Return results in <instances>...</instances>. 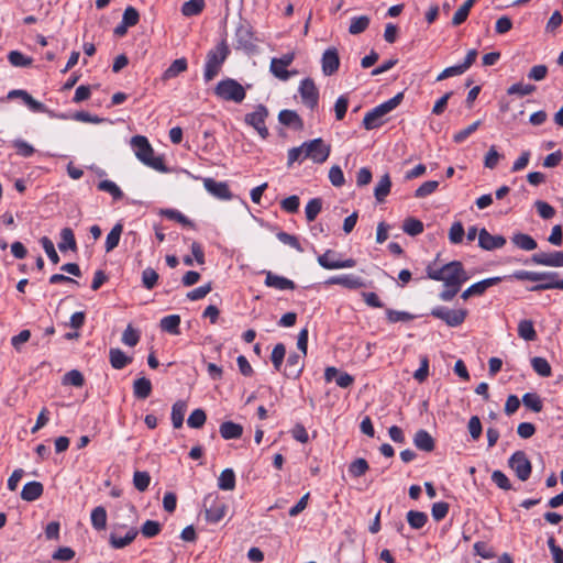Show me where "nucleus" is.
Instances as JSON below:
<instances>
[{"instance_id": "nucleus-1", "label": "nucleus", "mask_w": 563, "mask_h": 563, "mask_svg": "<svg viewBox=\"0 0 563 563\" xmlns=\"http://www.w3.org/2000/svg\"><path fill=\"white\" fill-rule=\"evenodd\" d=\"M426 273L428 278L443 282L444 286H462L470 278L460 261H452L441 267L430 263L426 267Z\"/></svg>"}, {"instance_id": "nucleus-2", "label": "nucleus", "mask_w": 563, "mask_h": 563, "mask_svg": "<svg viewBox=\"0 0 563 563\" xmlns=\"http://www.w3.org/2000/svg\"><path fill=\"white\" fill-rule=\"evenodd\" d=\"M517 280L538 282L539 284L529 288L530 291H542L548 289L563 290V279H560L558 272H530V271H516L510 276Z\"/></svg>"}, {"instance_id": "nucleus-3", "label": "nucleus", "mask_w": 563, "mask_h": 563, "mask_svg": "<svg viewBox=\"0 0 563 563\" xmlns=\"http://www.w3.org/2000/svg\"><path fill=\"white\" fill-rule=\"evenodd\" d=\"M131 146L133 147V151L137 159L142 162L144 165L158 172L167 170L163 158L154 156V150L145 136H133L131 139Z\"/></svg>"}, {"instance_id": "nucleus-4", "label": "nucleus", "mask_w": 563, "mask_h": 563, "mask_svg": "<svg viewBox=\"0 0 563 563\" xmlns=\"http://www.w3.org/2000/svg\"><path fill=\"white\" fill-rule=\"evenodd\" d=\"M229 54L230 49L225 40L221 41L216 47L207 53L203 69V79L206 82L211 81L219 75Z\"/></svg>"}, {"instance_id": "nucleus-5", "label": "nucleus", "mask_w": 563, "mask_h": 563, "mask_svg": "<svg viewBox=\"0 0 563 563\" xmlns=\"http://www.w3.org/2000/svg\"><path fill=\"white\" fill-rule=\"evenodd\" d=\"M214 95L221 100L241 103L245 99L246 90L235 79L225 78L217 84Z\"/></svg>"}, {"instance_id": "nucleus-6", "label": "nucleus", "mask_w": 563, "mask_h": 563, "mask_svg": "<svg viewBox=\"0 0 563 563\" xmlns=\"http://www.w3.org/2000/svg\"><path fill=\"white\" fill-rule=\"evenodd\" d=\"M257 38L253 32L251 23L240 18L239 24L235 30V48L242 49L247 54H252L256 51Z\"/></svg>"}, {"instance_id": "nucleus-7", "label": "nucleus", "mask_w": 563, "mask_h": 563, "mask_svg": "<svg viewBox=\"0 0 563 563\" xmlns=\"http://www.w3.org/2000/svg\"><path fill=\"white\" fill-rule=\"evenodd\" d=\"M307 346H308V330L303 328L297 338V347L301 352L299 354H291L287 360V365L289 367V377L297 378L302 372L303 363L300 362L301 357L307 355Z\"/></svg>"}, {"instance_id": "nucleus-8", "label": "nucleus", "mask_w": 563, "mask_h": 563, "mask_svg": "<svg viewBox=\"0 0 563 563\" xmlns=\"http://www.w3.org/2000/svg\"><path fill=\"white\" fill-rule=\"evenodd\" d=\"M467 313L466 309H449L444 306H437L430 312L432 317L442 320L452 328L461 325L465 321Z\"/></svg>"}, {"instance_id": "nucleus-9", "label": "nucleus", "mask_w": 563, "mask_h": 563, "mask_svg": "<svg viewBox=\"0 0 563 563\" xmlns=\"http://www.w3.org/2000/svg\"><path fill=\"white\" fill-rule=\"evenodd\" d=\"M306 154L303 158H309L316 164L324 163L331 153V145L325 143L321 137L305 142Z\"/></svg>"}, {"instance_id": "nucleus-10", "label": "nucleus", "mask_w": 563, "mask_h": 563, "mask_svg": "<svg viewBox=\"0 0 563 563\" xmlns=\"http://www.w3.org/2000/svg\"><path fill=\"white\" fill-rule=\"evenodd\" d=\"M205 517L208 522L218 523L225 514L228 506L219 500L218 495L209 494L203 499Z\"/></svg>"}, {"instance_id": "nucleus-11", "label": "nucleus", "mask_w": 563, "mask_h": 563, "mask_svg": "<svg viewBox=\"0 0 563 563\" xmlns=\"http://www.w3.org/2000/svg\"><path fill=\"white\" fill-rule=\"evenodd\" d=\"M317 261L324 269L352 268L356 265L354 258L340 260L338 252L333 250H327L323 254L318 256Z\"/></svg>"}, {"instance_id": "nucleus-12", "label": "nucleus", "mask_w": 563, "mask_h": 563, "mask_svg": "<svg viewBox=\"0 0 563 563\" xmlns=\"http://www.w3.org/2000/svg\"><path fill=\"white\" fill-rule=\"evenodd\" d=\"M508 465L521 482H526L531 475L532 465L523 451H516L509 457Z\"/></svg>"}, {"instance_id": "nucleus-13", "label": "nucleus", "mask_w": 563, "mask_h": 563, "mask_svg": "<svg viewBox=\"0 0 563 563\" xmlns=\"http://www.w3.org/2000/svg\"><path fill=\"white\" fill-rule=\"evenodd\" d=\"M299 93L302 103L309 109L313 110L317 108L319 102V90L311 78H305L301 80L299 86Z\"/></svg>"}, {"instance_id": "nucleus-14", "label": "nucleus", "mask_w": 563, "mask_h": 563, "mask_svg": "<svg viewBox=\"0 0 563 563\" xmlns=\"http://www.w3.org/2000/svg\"><path fill=\"white\" fill-rule=\"evenodd\" d=\"M267 114V109L263 104H258L253 112L245 115V123L253 126L263 139L268 135V130L265 125Z\"/></svg>"}, {"instance_id": "nucleus-15", "label": "nucleus", "mask_w": 563, "mask_h": 563, "mask_svg": "<svg viewBox=\"0 0 563 563\" xmlns=\"http://www.w3.org/2000/svg\"><path fill=\"white\" fill-rule=\"evenodd\" d=\"M125 528V525H114L113 530ZM139 534V530L135 527H131L128 529L124 537H120L115 531H112L109 536V543L113 549H123L130 543L134 541L136 536Z\"/></svg>"}, {"instance_id": "nucleus-16", "label": "nucleus", "mask_w": 563, "mask_h": 563, "mask_svg": "<svg viewBox=\"0 0 563 563\" xmlns=\"http://www.w3.org/2000/svg\"><path fill=\"white\" fill-rule=\"evenodd\" d=\"M506 244V239L503 235H492L485 228L479 230L478 245L483 250L493 251L501 249Z\"/></svg>"}, {"instance_id": "nucleus-17", "label": "nucleus", "mask_w": 563, "mask_h": 563, "mask_svg": "<svg viewBox=\"0 0 563 563\" xmlns=\"http://www.w3.org/2000/svg\"><path fill=\"white\" fill-rule=\"evenodd\" d=\"M322 71L325 76H331L338 71L340 66V57L338 49L334 47L325 49L321 59Z\"/></svg>"}, {"instance_id": "nucleus-18", "label": "nucleus", "mask_w": 563, "mask_h": 563, "mask_svg": "<svg viewBox=\"0 0 563 563\" xmlns=\"http://www.w3.org/2000/svg\"><path fill=\"white\" fill-rule=\"evenodd\" d=\"M203 185L206 190L218 199L228 200L231 198V192L227 183L206 178Z\"/></svg>"}, {"instance_id": "nucleus-19", "label": "nucleus", "mask_w": 563, "mask_h": 563, "mask_svg": "<svg viewBox=\"0 0 563 563\" xmlns=\"http://www.w3.org/2000/svg\"><path fill=\"white\" fill-rule=\"evenodd\" d=\"M329 285H341L349 289H357L364 286V282L361 277L355 276L353 274H346L341 276L330 277L327 282Z\"/></svg>"}, {"instance_id": "nucleus-20", "label": "nucleus", "mask_w": 563, "mask_h": 563, "mask_svg": "<svg viewBox=\"0 0 563 563\" xmlns=\"http://www.w3.org/2000/svg\"><path fill=\"white\" fill-rule=\"evenodd\" d=\"M44 492L43 484L36 481L26 483L21 492V498L25 501H34L38 499Z\"/></svg>"}, {"instance_id": "nucleus-21", "label": "nucleus", "mask_w": 563, "mask_h": 563, "mask_svg": "<svg viewBox=\"0 0 563 563\" xmlns=\"http://www.w3.org/2000/svg\"><path fill=\"white\" fill-rule=\"evenodd\" d=\"M413 443L416 448L424 452H431L434 450V440L430 435V433L423 429H420L416 432L413 438Z\"/></svg>"}, {"instance_id": "nucleus-22", "label": "nucleus", "mask_w": 563, "mask_h": 563, "mask_svg": "<svg viewBox=\"0 0 563 563\" xmlns=\"http://www.w3.org/2000/svg\"><path fill=\"white\" fill-rule=\"evenodd\" d=\"M219 432L224 440L239 439L243 433V427L233 421H224L220 424Z\"/></svg>"}, {"instance_id": "nucleus-23", "label": "nucleus", "mask_w": 563, "mask_h": 563, "mask_svg": "<svg viewBox=\"0 0 563 563\" xmlns=\"http://www.w3.org/2000/svg\"><path fill=\"white\" fill-rule=\"evenodd\" d=\"M391 188V179L389 174H384L374 188V196L377 202H384L389 195Z\"/></svg>"}, {"instance_id": "nucleus-24", "label": "nucleus", "mask_w": 563, "mask_h": 563, "mask_svg": "<svg viewBox=\"0 0 563 563\" xmlns=\"http://www.w3.org/2000/svg\"><path fill=\"white\" fill-rule=\"evenodd\" d=\"M512 244L523 251H533L538 244L536 240L526 233L517 232L511 236Z\"/></svg>"}, {"instance_id": "nucleus-25", "label": "nucleus", "mask_w": 563, "mask_h": 563, "mask_svg": "<svg viewBox=\"0 0 563 563\" xmlns=\"http://www.w3.org/2000/svg\"><path fill=\"white\" fill-rule=\"evenodd\" d=\"M188 63L185 57L175 59L169 67L163 73L162 79L167 81L177 77L179 74L187 70Z\"/></svg>"}, {"instance_id": "nucleus-26", "label": "nucleus", "mask_w": 563, "mask_h": 563, "mask_svg": "<svg viewBox=\"0 0 563 563\" xmlns=\"http://www.w3.org/2000/svg\"><path fill=\"white\" fill-rule=\"evenodd\" d=\"M109 360L111 366L115 369H122L132 362V358L118 347L110 349Z\"/></svg>"}, {"instance_id": "nucleus-27", "label": "nucleus", "mask_w": 563, "mask_h": 563, "mask_svg": "<svg viewBox=\"0 0 563 563\" xmlns=\"http://www.w3.org/2000/svg\"><path fill=\"white\" fill-rule=\"evenodd\" d=\"M180 317L178 314H169L161 319L159 327L162 331L173 335L180 333Z\"/></svg>"}, {"instance_id": "nucleus-28", "label": "nucleus", "mask_w": 563, "mask_h": 563, "mask_svg": "<svg viewBox=\"0 0 563 563\" xmlns=\"http://www.w3.org/2000/svg\"><path fill=\"white\" fill-rule=\"evenodd\" d=\"M123 231V224L121 222H118L113 225L111 231L108 233L106 238L104 249L106 252L109 253L113 251L120 242V238Z\"/></svg>"}, {"instance_id": "nucleus-29", "label": "nucleus", "mask_w": 563, "mask_h": 563, "mask_svg": "<svg viewBox=\"0 0 563 563\" xmlns=\"http://www.w3.org/2000/svg\"><path fill=\"white\" fill-rule=\"evenodd\" d=\"M187 411V402L177 400L172 407V422L175 429L183 427L185 413Z\"/></svg>"}, {"instance_id": "nucleus-30", "label": "nucleus", "mask_w": 563, "mask_h": 563, "mask_svg": "<svg viewBox=\"0 0 563 563\" xmlns=\"http://www.w3.org/2000/svg\"><path fill=\"white\" fill-rule=\"evenodd\" d=\"M134 396L139 399L147 398L152 393V383L146 377H140L133 383Z\"/></svg>"}, {"instance_id": "nucleus-31", "label": "nucleus", "mask_w": 563, "mask_h": 563, "mask_svg": "<svg viewBox=\"0 0 563 563\" xmlns=\"http://www.w3.org/2000/svg\"><path fill=\"white\" fill-rule=\"evenodd\" d=\"M60 239H62V241L58 243V249L60 252H65L67 250H71V251L77 250L75 234L70 228L62 229Z\"/></svg>"}, {"instance_id": "nucleus-32", "label": "nucleus", "mask_w": 563, "mask_h": 563, "mask_svg": "<svg viewBox=\"0 0 563 563\" xmlns=\"http://www.w3.org/2000/svg\"><path fill=\"white\" fill-rule=\"evenodd\" d=\"M371 23L368 15H358L351 19L349 26V33L352 35H358L367 30Z\"/></svg>"}, {"instance_id": "nucleus-33", "label": "nucleus", "mask_w": 563, "mask_h": 563, "mask_svg": "<svg viewBox=\"0 0 563 563\" xmlns=\"http://www.w3.org/2000/svg\"><path fill=\"white\" fill-rule=\"evenodd\" d=\"M97 188L100 191L110 194L114 201L121 200L124 196L120 187L114 181L109 179L99 181Z\"/></svg>"}, {"instance_id": "nucleus-34", "label": "nucleus", "mask_w": 563, "mask_h": 563, "mask_svg": "<svg viewBox=\"0 0 563 563\" xmlns=\"http://www.w3.org/2000/svg\"><path fill=\"white\" fill-rule=\"evenodd\" d=\"M218 487L222 490H233L235 488V474L232 468H225L218 478Z\"/></svg>"}, {"instance_id": "nucleus-35", "label": "nucleus", "mask_w": 563, "mask_h": 563, "mask_svg": "<svg viewBox=\"0 0 563 563\" xmlns=\"http://www.w3.org/2000/svg\"><path fill=\"white\" fill-rule=\"evenodd\" d=\"M91 525L96 530H103L107 526V511L102 506H98L91 511Z\"/></svg>"}, {"instance_id": "nucleus-36", "label": "nucleus", "mask_w": 563, "mask_h": 563, "mask_svg": "<svg viewBox=\"0 0 563 563\" xmlns=\"http://www.w3.org/2000/svg\"><path fill=\"white\" fill-rule=\"evenodd\" d=\"M522 404L533 412H541L543 409V401L537 393H526L522 396Z\"/></svg>"}, {"instance_id": "nucleus-37", "label": "nucleus", "mask_w": 563, "mask_h": 563, "mask_svg": "<svg viewBox=\"0 0 563 563\" xmlns=\"http://www.w3.org/2000/svg\"><path fill=\"white\" fill-rule=\"evenodd\" d=\"M531 366L541 377H549L552 374L551 365L544 357L534 356L531 358Z\"/></svg>"}, {"instance_id": "nucleus-38", "label": "nucleus", "mask_w": 563, "mask_h": 563, "mask_svg": "<svg viewBox=\"0 0 563 563\" xmlns=\"http://www.w3.org/2000/svg\"><path fill=\"white\" fill-rule=\"evenodd\" d=\"M284 126L300 131L303 128V122L296 111L284 109Z\"/></svg>"}, {"instance_id": "nucleus-39", "label": "nucleus", "mask_w": 563, "mask_h": 563, "mask_svg": "<svg viewBox=\"0 0 563 563\" xmlns=\"http://www.w3.org/2000/svg\"><path fill=\"white\" fill-rule=\"evenodd\" d=\"M382 118L383 115L377 112V109L373 108L371 111L365 113L363 118V126L368 131L379 128L383 124Z\"/></svg>"}, {"instance_id": "nucleus-40", "label": "nucleus", "mask_w": 563, "mask_h": 563, "mask_svg": "<svg viewBox=\"0 0 563 563\" xmlns=\"http://www.w3.org/2000/svg\"><path fill=\"white\" fill-rule=\"evenodd\" d=\"M407 521L412 529H421L428 521V516L423 511L409 510L407 512Z\"/></svg>"}, {"instance_id": "nucleus-41", "label": "nucleus", "mask_w": 563, "mask_h": 563, "mask_svg": "<svg viewBox=\"0 0 563 563\" xmlns=\"http://www.w3.org/2000/svg\"><path fill=\"white\" fill-rule=\"evenodd\" d=\"M518 334L526 341H534L537 332L531 320H521L518 324Z\"/></svg>"}, {"instance_id": "nucleus-42", "label": "nucleus", "mask_w": 563, "mask_h": 563, "mask_svg": "<svg viewBox=\"0 0 563 563\" xmlns=\"http://www.w3.org/2000/svg\"><path fill=\"white\" fill-rule=\"evenodd\" d=\"M503 279H504V277H499V276L489 277V278L483 279L481 282H477V283L471 285L472 286V290L474 291L475 296H481L489 287H493V286L499 284Z\"/></svg>"}, {"instance_id": "nucleus-43", "label": "nucleus", "mask_w": 563, "mask_h": 563, "mask_svg": "<svg viewBox=\"0 0 563 563\" xmlns=\"http://www.w3.org/2000/svg\"><path fill=\"white\" fill-rule=\"evenodd\" d=\"M205 8V0H188L181 5V13L185 16L198 15Z\"/></svg>"}, {"instance_id": "nucleus-44", "label": "nucleus", "mask_w": 563, "mask_h": 563, "mask_svg": "<svg viewBox=\"0 0 563 563\" xmlns=\"http://www.w3.org/2000/svg\"><path fill=\"white\" fill-rule=\"evenodd\" d=\"M404 99V93L399 92L395 97L388 99L387 101L376 106L377 112L383 117L396 109Z\"/></svg>"}, {"instance_id": "nucleus-45", "label": "nucleus", "mask_w": 563, "mask_h": 563, "mask_svg": "<svg viewBox=\"0 0 563 563\" xmlns=\"http://www.w3.org/2000/svg\"><path fill=\"white\" fill-rule=\"evenodd\" d=\"M8 59L10 64L14 67H30L33 63V59L20 51H11L8 54Z\"/></svg>"}, {"instance_id": "nucleus-46", "label": "nucleus", "mask_w": 563, "mask_h": 563, "mask_svg": "<svg viewBox=\"0 0 563 563\" xmlns=\"http://www.w3.org/2000/svg\"><path fill=\"white\" fill-rule=\"evenodd\" d=\"M402 230L408 235L416 236L423 232V223L416 218H407L404 221Z\"/></svg>"}, {"instance_id": "nucleus-47", "label": "nucleus", "mask_w": 563, "mask_h": 563, "mask_svg": "<svg viewBox=\"0 0 563 563\" xmlns=\"http://www.w3.org/2000/svg\"><path fill=\"white\" fill-rule=\"evenodd\" d=\"M151 483V476L145 471H135L133 474V485L139 492H145Z\"/></svg>"}, {"instance_id": "nucleus-48", "label": "nucleus", "mask_w": 563, "mask_h": 563, "mask_svg": "<svg viewBox=\"0 0 563 563\" xmlns=\"http://www.w3.org/2000/svg\"><path fill=\"white\" fill-rule=\"evenodd\" d=\"M464 235H465V231H464V227H463L462 222L455 221L450 228L449 241L452 244H460L463 242Z\"/></svg>"}, {"instance_id": "nucleus-49", "label": "nucleus", "mask_w": 563, "mask_h": 563, "mask_svg": "<svg viewBox=\"0 0 563 563\" xmlns=\"http://www.w3.org/2000/svg\"><path fill=\"white\" fill-rule=\"evenodd\" d=\"M386 317L388 322L396 323V322H408L413 320L415 316L407 312V311H397L394 309H387L386 310Z\"/></svg>"}, {"instance_id": "nucleus-50", "label": "nucleus", "mask_w": 563, "mask_h": 563, "mask_svg": "<svg viewBox=\"0 0 563 563\" xmlns=\"http://www.w3.org/2000/svg\"><path fill=\"white\" fill-rule=\"evenodd\" d=\"M322 209V201L320 198H313L309 200L306 206L305 212L306 218L309 222L313 221Z\"/></svg>"}, {"instance_id": "nucleus-51", "label": "nucleus", "mask_w": 563, "mask_h": 563, "mask_svg": "<svg viewBox=\"0 0 563 563\" xmlns=\"http://www.w3.org/2000/svg\"><path fill=\"white\" fill-rule=\"evenodd\" d=\"M85 383L84 375L78 369H71L67 372L63 377L64 385H71L75 387H81Z\"/></svg>"}, {"instance_id": "nucleus-52", "label": "nucleus", "mask_w": 563, "mask_h": 563, "mask_svg": "<svg viewBox=\"0 0 563 563\" xmlns=\"http://www.w3.org/2000/svg\"><path fill=\"white\" fill-rule=\"evenodd\" d=\"M482 124L481 120H477L470 124L467 128L456 132L453 135V142L456 144L463 143L471 134H473Z\"/></svg>"}, {"instance_id": "nucleus-53", "label": "nucleus", "mask_w": 563, "mask_h": 563, "mask_svg": "<svg viewBox=\"0 0 563 563\" xmlns=\"http://www.w3.org/2000/svg\"><path fill=\"white\" fill-rule=\"evenodd\" d=\"M368 463L365 459H356L355 461H353L350 466H349V473L353 476V477H360L362 475H364L367 471H368Z\"/></svg>"}, {"instance_id": "nucleus-54", "label": "nucleus", "mask_w": 563, "mask_h": 563, "mask_svg": "<svg viewBox=\"0 0 563 563\" xmlns=\"http://www.w3.org/2000/svg\"><path fill=\"white\" fill-rule=\"evenodd\" d=\"M12 145L16 150L18 155H20L22 157L27 158V157H31L35 153L34 147L22 139L14 140L12 142Z\"/></svg>"}, {"instance_id": "nucleus-55", "label": "nucleus", "mask_w": 563, "mask_h": 563, "mask_svg": "<svg viewBox=\"0 0 563 563\" xmlns=\"http://www.w3.org/2000/svg\"><path fill=\"white\" fill-rule=\"evenodd\" d=\"M158 274L152 267H147L142 272V284L146 289H153L156 286Z\"/></svg>"}, {"instance_id": "nucleus-56", "label": "nucleus", "mask_w": 563, "mask_h": 563, "mask_svg": "<svg viewBox=\"0 0 563 563\" xmlns=\"http://www.w3.org/2000/svg\"><path fill=\"white\" fill-rule=\"evenodd\" d=\"M47 257L49 258V261L53 263V264H58L59 263V255L57 254L56 250H55V246H54V243L52 242V240L47 236H43L41 240H40Z\"/></svg>"}, {"instance_id": "nucleus-57", "label": "nucleus", "mask_w": 563, "mask_h": 563, "mask_svg": "<svg viewBox=\"0 0 563 563\" xmlns=\"http://www.w3.org/2000/svg\"><path fill=\"white\" fill-rule=\"evenodd\" d=\"M534 91H536V86L530 85V84L525 85L521 82L514 84L507 89L508 95H518L520 97L531 95Z\"/></svg>"}, {"instance_id": "nucleus-58", "label": "nucleus", "mask_w": 563, "mask_h": 563, "mask_svg": "<svg viewBox=\"0 0 563 563\" xmlns=\"http://www.w3.org/2000/svg\"><path fill=\"white\" fill-rule=\"evenodd\" d=\"M207 416L202 409H195L187 419V423L190 428L199 429L206 422Z\"/></svg>"}, {"instance_id": "nucleus-59", "label": "nucleus", "mask_w": 563, "mask_h": 563, "mask_svg": "<svg viewBox=\"0 0 563 563\" xmlns=\"http://www.w3.org/2000/svg\"><path fill=\"white\" fill-rule=\"evenodd\" d=\"M212 290V283L209 282L202 286H199L198 288H195L187 292L186 297L191 300H200L205 298L210 291Z\"/></svg>"}, {"instance_id": "nucleus-60", "label": "nucleus", "mask_w": 563, "mask_h": 563, "mask_svg": "<svg viewBox=\"0 0 563 563\" xmlns=\"http://www.w3.org/2000/svg\"><path fill=\"white\" fill-rule=\"evenodd\" d=\"M121 341L128 346H135L140 341V333L129 324L122 334Z\"/></svg>"}, {"instance_id": "nucleus-61", "label": "nucleus", "mask_w": 563, "mask_h": 563, "mask_svg": "<svg viewBox=\"0 0 563 563\" xmlns=\"http://www.w3.org/2000/svg\"><path fill=\"white\" fill-rule=\"evenodd\" d=\"M20 98L33 112H46L47 111L46 106L44 103L35 100L26 90L23 92L22 97H20Z\"/></svg>"}, {"instance_id": "nucleus-62", "label": "nucleus", "mask_w": 563, "mask_h": 563, "mask_svg": "<svg viewBox=\"0 0 563 563\" xmlns=\"http://www.w3.org/2000/svg\"><path fill=\"white\" fill-rule=\"evenodd\" d=\"M20 98L33 112H46L47 111L46 106L44 103L35 100L26 90L23 92L22 97H20Z\"/></svg>"}, {"instance_id": "nucleus-63", "label": "nucleus", "mask_w": 563, "mask_h": 563, "mask_svg": "<svg viewBox=\"0 0 563 563\" xmlns=\"http://www.w3.org/2000/svg\"><path fill=\"white\" fill-rule=\"evenodd\" d=\"M141 532L145 538H154L161 532V523L154 520H146L141 527Z\"/></svg>"}, {"instance_id": "nucleus-64", "label": "nucleus", "mask_w": 563, "mask_h": 563, "mask_svg": "<svg viewBox=\"0 0 563 563\" xmlns=\"http://www.w3.org/2000/svg\"><path fill=\"white\" fill-rule=\"evenodd\" d=\"M548 547L552 553L553 563H563V550L556 544L553 536L549 537Z\"/></svg>"}]
</instances>
